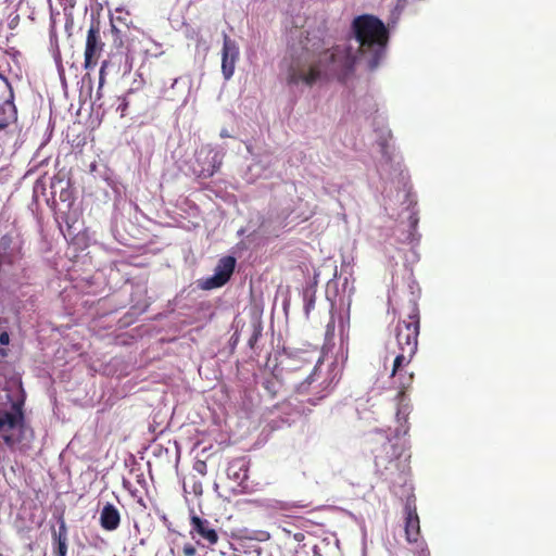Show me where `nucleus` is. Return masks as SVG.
Listing matches in <instances>:
<instances>
[{
  "label": "nucleus",
  "instance_id": "nucleus-35",
  "mask_svg": "<svg viewBox=\"0 0 556 556\" xmlns=\"http://www.w3.org/2000/svg\"><path fill=\"white\" fill-rule=\"evenodd\" d=\"M126 108H127V104H124L122 108V111H125Z\"/></svg>",
  "mask_w": 556,
  "mask_h": 556
},
{
  "label": "nucleus",
  "instance_id": "nucleus-14",
  "mask_svg": "<svg viewBox=\"0 0 556 556\" xmlns=\"http://www.w3.org/2000/svg\"><path fill=\"white\" fill-rule=\"evenodd\" d=\"M59 531L53 530L52 538L55 545V556H66L67 553V527L63 514L59 517Z\"/></svg>",
  "mask_w": 556,
  "mask_h": 556
},
{
  "label": "nucleus",
  "instance_id": "nucleus-19",
  "mask_svg": "<svg viewBox=\"0 0 556 556\" xmlns=\"http://www.w3.org/2000/svg\"><path fill=\"white\" fill-rule=\"evenodd\" d=\"M220 165H222L220 157L218 156L217 153H214V155L212 157V164L210 165L208 168H203L200 172L199 177H203V178L212 177L219 169Z\"/></svg>",
  "mask_w": 556,
  "mask_h": 556
},
{
  "label": "nucleus",
  "instance_id": "nucleus-32",
  "mask_svg": "<svg viewBox=\"0 0 556 556\" xmlns=\"http://www.w3.org/2000/svg\"><path fill=\"white\" fill-rule=\"evenodd\" d=\"M0 355L5 357L8 355V351L5 349H0Z\"/></svg>",
  "mask_w": 556,
  "mask_h": 556
},
{
  "label": "nucleus",
  "instance_id": "nucleus-17",
  "mask_svg": "<svg viewBox=\"0 0 556 556\" xmlns=\"http://www.w3.org/2000/svg\"><path fill=\"white\" fill-rule=\"evenodd\" d=\"M407 366L401 367L397 374L393 375V369L391 370V378L394 380V383H397V388L400 389V394H403L413 383L414 374L408 372L406 370Z\"/></svg>",
  "mask_w": 556,
  "mask_h": 556
},
{
  "label": "nucleus",
  "instance_id": "nucleus-20",
  "mask_svg": "<svg viewBox=\"0 0 556 556\" xmlns=\"http://www.w3.org/2000/svg\"><path fill=\"white\" fill-rule=\"evenodd\" d=\"M264 389L274 397L279 392V381L271 375L263 381Z\"/></svg>",
  "mask_w": 556,
  "mask_h": 556
},
{
  "label": "nucleus",
  "instance_id": "nucleus-27",
  "mask_svg": "<svg viewBox=\"0 0 556 556\" xmlns=\"http://www.w3.org/2000/svg\"><path fill=\"white\" fill-rule=\"evenodd\" d=\"M258 337H260V332H258V331H255V332L253 333V336H252V337L250 338V340H249V344H250V346H253V345H254V343L257 341Z\"/></svg>",
  "mask_w": 556,
  "mask_h": 556
},
{
  "label": "nucleus",
  "instance_id": "nucleus-7",
  "mask_svg": "<svg viewBox=\"0 0 556 556\" xmlns=\"http://www.w3.org/2000/svg\"><path fill=\"white\" fill-rule=\"evenodd\" d=\"M236 266V258L233 256L222 257L215 268L212 277L207 278L204 282V289L220 288L230 279Z\"/></svg>",
  "mask_w": 556,
  "mask_h": 556
},
{
  "label": "nucleus",
  "instance_id": "nucleus-21",
  "mask_svg": "<svg viewBox=\"0 0 556 556\" xmlns=\"http://www.w3.org/2000/svg\"><path fill=\"white\" fill-rule=\"evenodd\" d=\"M11 115L8 114L5 106H0V129L5 128L10 124Z\"/></svg>",
  "mask_w": 556,
  "mask_h": 556
},
{
  "label": "nucleus",
  "instance_id": "nucleus-1",
  "mask_svg": "<svg viewBox=\"0 0 556 556\" xmlns=\"http://www.w3.org/2000/svg\"><path fill=\"white\" fill-rule=\"evenodd\" d=\"M358 53L366 59L370 71L376 70L386 54L389 30L381 20L370 14L356 16L351 26Z\"/></svg>",
  "mask_w": 556,
  "mask_h": 556
},
{
  "label": "nucleus",
  "instance_id": "nucleus-11",
  "mask_svg": "<svg viewBox=\"0 0 556 556\" xmlns=\"http://www.w3.org/2000/svg\"><path fill=\"white\" fill-rule=\"evenodd\" d=\"M383 454L376 455V465L383 466L386 470L390 469L391 467L399 468V459L402 456L403 446L397 443L388 441L383 445Z\"/></svg>",
  "mask_w": 556,
  "mask_h": 556
},
{
  "label": "nucleus",
  "instance_id": "nucleus-24",
  "mask_svg": "<svg viewBox=\"0 0 556 556\" xmlns=\"http://www.w3.org/2000/svg\"><path fill=\"white\" fill-rule=\"evenodd\" d=\"M10 343V336L7 331L0 333V344L8 345Z\"/></svg>",
  "mask_w": 556,
  "mask_h": 556
},
{
  "label": "nucleus",
  "instance_id": "nucleus-6",
  "mask_svg": "<svg viewBox=\"0 0 556 556\" xmlns=\"http://www.w3.org/2000/svg\"><path fill=\"white\" fill-rule=\"evenodd\" d=\"M104 46L101 38L100 21L92 20L87 31L84 51V68L86 71H91L97 66Z\"/></svg>",
  "mask_w": 556,
  "mask_h": 556
},
{
  "label": "nucleus",
  "instance_id": "nucleus-31",
  "mask_svg": "<svg viewBox=\"0 0 556 556\" xmlns=\"http://www.w3.org/2000/svg\"><path fill=\"white\" fill-rule=\"evenodd\" d=\"M304 536H305L304 533L298 532V533L294 534V540L298 541V542H301V541L304 540Z\"/></svg>",
  "mask_w": 556,
  "mask_h": 556
},
{
  "label": "nucleus",
  "instance_id": "nucleus-37",
  "mask_svg": "<svg viewBox=\"0 0 556 556\" xmlns=\"http://www.w3.org/2000/svg\"><path fill=\"white\" fill-rule=\"evenodd\" d=\"M307 401H308L309 403L315 404V402H314L312 399H307Z\"/></svg>",
  "mask_w": 556,
  "mask_h": 556
},
{
  "label": "nucleus",
  "instance_id": "nucleus-9",
  "mask_svg": "<svg viewBox=\"0 0 556 556\" xmlns=\"http://www.w3.org/2000/svg\"><path fill=\"white\" fill-rule=\"evenodd\" d=\"M190 535L192 538L197 534L206 541L208 545H215L218 542V533L214 528H212L211 522L207 519H203L193 514L190 517Z\"/></svg>",
  "mask_w": 556,
  "mask_h": 556
},
{
  "label": "nucleus",
  "instance_id": "nucleus-12",
  "mask_svg": "<svg viewBox=\"0 0 556 556\" xmlns=\"http://www.w3.org/2000/svg\"><path fill=\"white\" fill-rule=\"evenodd\" d=\"M317 371L318 367L315 365L313 371L307 376V378L298 386L296 390L299 394H319L316 396L317 400H320L327 395L326 390L328 389L329 383H326V380H323L317 387H313V384L317 381Z\"/></svg>",
  "mask_w": 556,
  "mask_h": 556
},
{
  "label": "nucleus",
  "instance_id": "nucleus-22",
  "mask_svg": "<svg viewBox=\"0 0 556 556\" xmlns=\"http://www.w3.org/2000/svg\"><path fill=\"white\" fill-rule=\"evenodd\" d=\"M198 551L191 543H186L182 546V556H197Z\"/></svg>",
  "mask_w": 556,
  "mask_h": 556
},
{
  "label": "nucleus",
  "instance_id": "nucleus-10",
  "mask_svg": "<svg viewBox=\"0 0 556 556\" xmlns=\"http://www.w3.org/2000/svg\"><path fill=\"white\" fill-rule=\"evenodd\" d=\"M405 536L408 543H417L420 536V521L416 506L407 501L405 504Z\"/></svg>",
  "mask_w": 556,
  "mask_h": 556
},
{
  "label": "nucleus",
  "instance_id": "nucleus-16",
  "mask_svg": "<svg viewBox=\"0 0 556 556\" xmlns=\"http://www.w3.org/2000/svg\"><path fill=\"white\" fill-rule=\"evenodd\" d=\"M228 478L242 483L248 478V468L243 458H236L229 463L227 468Z\"/></svg>",
  "mask_w": 556,
  "mask_h": 556
},
{
  "label": "nucleus",
  "instance_id": "nucleus-33",
  "mask_svg": "<svg viewBox=\"0 0 556 556\" xmlns=\"http://www.w3.org/2000/svg\"><path fill=\"white\" fill-rule=\"evenodd\" d=\"M406 0H397V5H404Z\"/></svg>",
  "mask_w": 556,
  "mask_h": 556
},
{
  "label": "nucleus",
  "instance_id": "nucleus-36",
  "mask_svg": "<svg viewBox=\"0 0 556 556\" xmlns=\"http://www.w3.org/2000/svg\"><path fill=\"white\" fill-rule=\"evenodd\" d=\"M126 108H127V104H124L122 108V111H125Z\"/></svg>",
  "mask_w": 556,
  "mask_h": 556
},
{
  "label": "nucleus",
  "instance_id": "nucleus-2",
  "mask_svg": "<svg viewBox=\"0 0 556 556\" xmlns=\"http://www.w3.org/2000/svg\"><path fill=\"white\" fill-rule=\"evenodd\" d=\"M25 401L26 394L21 387L20 395L10 408L0 409V438L11 451H28L34 439V429L26 421Z\"/></svg>",
  "mask_w": 556,
  "mask_h": 556
},
{
  "label": "nucleus",
  "instance_id": "nucleus-30",
  "mask_svg": "<svg viewBox=\"0 0 556 556\" xmlns=\"http://www.w3.org/2000/svg\"><path fill=\"white\" fill-rule=\"evenodd\" d=\"M112 16L115 18V24H116V25H117V22H118V23H122L124 26H125V24H127V23H126V18H124V17H122V16H114V15H112Z\"/></svg>",
  "mask_w": 556,
  "mask_h": 556
},
{
  "label": "nucleus",
  "instance_id": "nucleus-28",
  "mask_svg": "<svg viewBox=\"0 0 556 556\" xmlns=\"http://www.w3.org/2000/svg\"><path fill=\"white\" fill-rule=\"evenodd\" d=\"M296 356L303 361H305L306 363L308 364H312L313 362L311 359H308V354L306 352H302V353H299L296 354Z\"/></svg>",
  "mask_w": 556,
  "mask_h": 556
},
{
  "label": "nucleus",
  "instance_id": "nucleus-4",
  "mask_svg": "<svg viewBox=\"0 0 556 556\" xmlns=\"http://www.w3.org/2000/svg\"><path fill=\"white\" fill-rule=\"evenodd\" d=\"M319 52L305 50L288 66L286 83L289 86L313 87L326 76Z\"/></svg>",
  "mask_w": 556,
  "mask_h": 556
},
{
  "label": "nucleus",
  "instance_id": "nucleus-26",
  "mask_svg": "<svg viewBox=\"0 0 556 556\" xmlns=\"http://www.w3.org/2000/svg\"><path fill=\"white\" fill-rule=\"evenodd\" d=\"M305 301H306V303H305V312H306V314H308V312L314 307L315 300L314 299H306Z\"/></svg>",
  "mask_w": 556,
  "mask_h": 556
},
{
  "label": "nucleus",
  "instance_id": "nucleus-34",
  "mask_svg": "<svg viewBox=\"0 0 556 556\" xmlns=\"http://www.w3.org/2000/svg\"><path fill=\"white\" fill-rule=\"evenodd\" d=\"M126 108H127V104H124L122 108V111H125Z\"/></svg>",
  "mask_w": 556,
  "mask_h": 556
},
{
  "label": "nucleus",
  "instance_id": "nucleus-15",
  "mask_svg": "<svg viewBox=\"0 0 556 556\" xmlns=\"http://www.w3.org/2000/svg\"><path fill=\"white\" fill-rule=\"evenodd\" d=\"M111 25V36H112V46L118 52L126 47L127 42V33H129L128 24H125V28H119L115 24V18L113 16L110 17Z\"/></svg>",
  "mask_w": 556,
  "mask_h": 556
},
{
  "label": "nucleus",
  "instance_id": "nucleus-3",
  "mask_svg": "<svg viewBox=\"0 0 556 556\" xmlns=\"http://www.w3.org/2000/svg\"><path fill=\"white\" fill-rule=\"evenodd\" d=\"M419 308L412 302L407 319L399 321L396 326V341L400 353L393 361V375L397 374L401 367L408 366L417 352L419 336Z\"/></svg>",
  "mask_w": 556,
  "mask_h": 556
},
{
  "label": "nucleus",
  "instance_id": "nucleus-8",
  "mask_svg": "<svg viewBox=\"0 0 556 556\" xmlns=\"http://www.w3.org/2000/svg\"><path fill=\"white\" fill-rule=\"evenodd\" d=\"M239 47L227 34H224L222 49V73L226 80L230 79L235 73L236 63L239 60Z\"/></svg>",
  "mask_w": 556,
  "mask_h": 556
},
{
  "label": "nucleus",
  "instance_id": "nucleus-25",
  "mask_svg": "<svg viewBox=\"0 0 556 556\" xmlns=\"http://www.w3.org/2000/svg\"><path fill=\"white\" fill-rule=\"evenodd\" d=\"M108 65H109L108 61H103L102 64H101V67H100V84L103 83L104 72H105V68L108 67Z\"/></svg>",
  "mask_w": 556,
  "mask_h": 556
},
{
  "label": "nucleus",
  "instance_id": "nucleus-29",
  "mask_svg": "<svg viewBox=\"0 0 556 556\" xmlns=\"http://www.w3.org/2000/svg\"><path fill=\"white\" fill-rule=\"evenodd\" d=\"M416 556H430V551L428 548H421L417 552Z\"/></svg>",
  "mask_w": 556,
  "mask_h": 556
},
{
  "label": "nucleus",
  "instance_id": "nucleus-23",
  "mask_svg": "<svg viewBox=\"0 0 556 556\" xmlns=\"http://www.w3.org/2000/svg\"><path fill=\"white\" fill-rule=\"evenodd\" d=\"M194 470L200 473L201 476H205L206 472H207V466H206V463L204 460H198L195 462L194 464Z\"/></svg>",
  "mask_w": 556,
  "mask_h": 556
},
{
  "label": "nucleus",
  "instance_id": "nucleus-13",
  "mask_svg": "<svg viewBox=\"0 0 556 556\" xmlns=\"http://www.w3.org/2000/svg\"><path fill=\"white\" fill-rule=\"evenodd\" d=\"M121 514L111 503H106L100 513V525L106 531H114L119 527Z\"/></svg>",
  "mask_w": 556,
  "mask_h": 556
},
{
  "label": "nucleus",
  "instance_id": "nucleus-18",
  "mask_svg": "<svg viewBox=\"0 0 556 556\" xmlns=\"http://www.w3.org/2000/svg\"><path fill=\"white\" fill-rule=\"evenodd\" d=\"M308 505L302 502H285L275 500L271 502L270 507L276 510H292L295 508H306Z\"/></svg>",
  "mask_w": 556,
  "mask_h": 556
},
{
  "label": "nucleus",
  "instance_id": "nucleus-5",
  "mask_svg": "<svg viewBox=\"0 0 556 556\" xmlns=\"http://www.w3.org/2000/svg\"><path fill=\"white\" fill-rule=\"evenodd\" d=\"M326 73L350 72L354 68L356 54L351 47L336 46L331 49L319 51Z\"/></svg>",
  "mask_w": 556,
  "mask_h": 556
}]
</instances>
